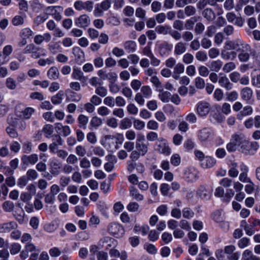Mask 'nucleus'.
I'll return each instance as SVG.
<instances>
[{
	"instance_id": "1",
	"label": "nucleus",
	"mask_w": 260,
	"mask_h": 260,
	"mask_svg": "<svg viewBox=\"0 0 260 260\" xmlns=\"http://www.w3.org/2000/svg\"><path fill=\"white\" fill-rule=\"evenodd\" d=\"M225 48L229 50H234L239 52L252 50L251 46L248 44L239 39L226 41L225 43Z\"/></svg>"
},
{
	"instance_id": "2",
	"label": "nucleus",
	"mask_w": 260,
	"mask_h": 260,
	"mask_svg": "<svg viewBox=\"0 0 260 260\" xmlns=\"http://www.w3.org/2000/svg\"><path fill=\"white\" fill-rule=\"evenodd\" d=\"M35 110L31 107H25L23 104H19L15 107L17 116L21 118L29 119Z\"/></svg>"
},
{
	"instance_id": "3",
	"label": "nucleus",
	"mask_w": 260,
	"mask_h": 260,
	"mask_svg": "<svg viewBox=\"0 0 260 260\" xmlns=\"http://www.w3.org/2000/svg\"><path fill=\"white\" fill-rule=\"evenodd\" d=\"M109 233L116 238H120L124 234V230L122 226L117 223H111L108 226Z\"/></svg>"
},
{
	"instance_id": "4",
	"label": "nucleus",
	"mask_w": 260,
	"mask_h": 260,
	"mask_svg": "<svg viewBox=\"0 0 260 260\" xmlns=\"http://www.w3.org/2000/svg\"><path fill=\"white\" fill-rule=\"evenodd\" d=\"M211 110L209 103L202 101L199 102L197 105V112L201 117L206 116Z\"/></svg>"
},
{
	"instance_id": "5",
	"label": "nucleus",
	"mask_w": 260,
	"mask_h": 260,
	"mask_svg": "<svg viewBox=\"0 0 260 260\" xmlns=\"http://www.w3.org/2000/svg\"><path fill=\"white\" fill-rule=\"evenodd\" d=\"M111 7V3L109 0H104L101 3L95 5L94 14L95 16H101L103 15V11H107Z\"/></svg>"
},
{
	"instance_id": "6",
	"label": "nucleus",
	"mask_w": 260,
	"mask_h": 260,
	"mask_svg": "<svg viewBox=\"0 0 260 260\" xmlns=\"http://www.w3.org/2000/svg\"><path fill=\"white\" fill-rule=\"evenodd\" d=\"M156 150L166 155H169L171 153V149L163 138H160L159 142L156 144Z\"/></svg>"
},
{
	"instance_id": "7",
	"label": "nucleus",
	"mask_w": 260,
	"mask_h": 260,
	"mask_svg": "<svg viewBox=\"0 0 260 260\" xmlns=\"http://www.w3.org/2000/svg\"><path fill=\"white\" fill-rule=\"evenodd\" d=\"M90 23V19L86 14H83L75 19V24L78 27L85 28Z\"/></svg>"
},
{
	"instance_id": "8",
	"label": "nucleus",
	"mask_w": 260,
	"mask_h": 260,
	"mask_svg": "<svg viewBox=\"0 0 260 260\" xmlns=\"http://www.w3.org/2000/svg\"><path fill=\"white\" fill-rule=\"evenodd\" d=\"M218 84L227 90L232 89L233 87V84L230 81L226 75L222 73L219 74Z\"/></svg>"
},
{
	"instance_id": "9",
	"label": "nucleus",
	"mask_w": 260,
	"mask_h": 260,
	"mask_svg": "<svg viewBox=\"0 0 260 260\" xmlns=\"http://www.w3.org/2000/svg\"><path fill=\"white\" fill-rule=\"evenodd\" d=\"M258 145L256 142L250 143L247 139L239 147L241 152L245 154H250V149L253 148L255 150L257 149Z\"/></svg>"
},
{
	"instance_id": "10",
	"label": "nucleus",
	"mask_w": 260,
	"mask_h": 260,
	"mask_svg": "<svg viewBox=\"0 0 260 260\" xmlns=\"http://www.w3.org/2000/svg\"><path fill=\"white\" fill-rule=\"evenodd\" d=\"M98 75L102 80H108L109 82L117 81V74L113 72L107 73L106 71L100 70L98 72Z\"/></svg>"
},
{
	"instance_id": "11",
	"label": "nucleus",
	"mask_w": 260,
	"mask_h": 260,
	"mask_svg": "<svg viewBox=\"0 0 260 260\" xmlns=\"http://www.w3.org/2000/svg\"><path fill=\"white\" fill-rule=\"evenodd\" d=\"M72 77L74 79L79 80L82 82L86 81L87 79V78L84 75L83 73L80 69L76 67H73Z\"/></svg>"
},
{
	"instance_id": "12",
	"label": "nucleus",
	"mask_w": 260,
	"mask_h": 260,
	"mask_svg": "<svg viewBox=\"0 0 260 260\" xmlns=\"http://www.w3.org/2000/svg\"><path fill=\"white\" fill-rule=\"evenodd\" d=\"M239 168L241 171L239 177V181L242 182L247 183L249 181L251 180L250 178L247 177V173L248 172V167L242 163L240 164Z\"/></svg>"
},
{
	"instance_id": "13",
	"label": "nucleus",
	"mask_w": 260,
	"mask_h": 260,
	"mask_svg": "<svg viewBox=\"0 0 260 260\" xmlns=\"http://www.w3.org/2000/svg\"><path fill=\"white\" fill-rule=\"evenodd\" d=\"M211 131L208 128H203L198 132V137L201 142L207 141L211 136Z\"/></svg>"
},
{
	"instance_id": "14",
	"label": "nucleus",
	"mask_w": 260,
	"mask_h": 260,
	"mask_svg": "<svg viewBox=\"0 0 260 260\" xmlns=\"http://www.w3.org/2000/svg\"><path fill=\"white\" fill-rule=\"evenodd\" d=\"M39 50V48L36 47L33 44L27 45L23 50V53L25 54L31 53L32 57L34 58H38L40 56L39 53H37Z\"/></svg>"
},
{
	"instance_id": "15",
	"label": "nucleus",
	"mask_w": 260,
	"mask_h": 260,
	"mask_svg": "<svg viewBox=\"0 0 260 260\" xmlns=\"http://www.w3.org/2000/svg\"><path fill=\"white\" fill-rule=\"evenodd\" d=\"M38 160V156L36 154H32L29 155H23L21 157V161L24 165H34Z\"/></svg>"
},
{
	"instance_id": "16",
	"label": "nucleus",
	"mask_w": 260,
	"mask_h": 260,
	"mask_svg": "<svg viewBox=\"0 0 260 260\" xmlns=\"http://www.w3.org/2000/svg\"><path fill=\"white\" fill-rule=\"evenodd\" d=\"M237 146H240L246 140L245 136L241 133L234 134L231 138Z\"/></svg>"
},
{
	"instance_id": "17",
	"label": "nucleus",
	"mask_w": 260,
	"mask_h": 260,
	"mask_svg": "<svg viewBox=\"0 0 260 260\" xmlns=\"http://www.w3.org/2000/svg\"><path fill=\"white\" fill-rule=\"evenodd\" d=\"M216 163V160L209 156H206L205 158L203 160V161L201 162V166L204 168H210L214 166Z\"/></svg>"
},
{
	"instance_id": "18",
	"label": "nucleus",
	"mask_w": 260,
	"mask_h": 260,
	"mask_svg": "<svg viewBox=\"0 0 260 260\" xmlns=\"http://www.w3.org/2000/svg\"><path fill=\"white\" fill-rule=\"evenodd\" d=\"M253 113V109L250 106H245L242 111L237 115V117L239 120H242L244 117L249 116Z\"/></svg>"
},
{
	"instance_id": "19",
	"label": "nucleus",
	"mask_w": 260,
	"mask_h": 260,
	"mask_svg": "<svg viewBox=\"0 0 260 260\" xmlns=\"http://www.w3.org/2000/svg\"><path fill=\"white\" fill-rule=\"evenodd\" d=\"M107 160H110V162H107L104 165V168L106 171L109 172H111L114 168V164L116 162L117 159L115 156L112 155H108L106 156Z\"/></svg>"
},
{
	"instance_id": "20",
	"label": "nucleus",
	"mask_w": 260,
	"mask_h": 260,
	"mask_svg": "<svg viewBox=\"0 0 260 260\" xmlns=\"http://www.w3.org/2000/svg\"><path fill=\"white\" fill-rule=\"evenodd\" d=\"M253 91L250 87H246L241 90V97L244 101H249L251 99Z\"/></svg>"
},
{
	"instance_id": "21",
	"label": "nucleus",
	"mask_w": 260,
	"mask_h": 260,
	"mask_svg": "<svg viewBox=\"0 0 260 260\" xmlns=\"http://www.w3.org/2000/svg\"><path fill=\"white\" fill-rule=\"evenodd\" d=\"M186 50V44L183 42H178L174 47V52L176 55H180L183 54Z\"/></svg>"
},
{
	"instance_id": "22",
	"label": "nucleus",
	"mask_w": 260,
	"mask_h": 260,
	"mask_svg": "<svg viewBox=\"0 0 260 260\" xmlns=\"http://www.w3.org/2000/svg\"><path fill=\"white\" fill-rule=\"evenodd\" d=\"M202 15L208 21H213L216 18L215 13L211 8H206L202 12Z\"/></svg>"
},
{
	"instance_id": "23",
	"label": "nucleus",
	"mask_w": 260,
	"mask_h": 260,
	"mask_svg": "<svg viewBox=\"0 0 260 260\" xmlns=\"http://www.w3.org/2000/svg\"><path fill=\"white\" fill-rule=\"evenodd\" d=\"M199 196L204 200H208L211 196V192L208 190L204 186L201 185L197 191Z\"/></svg>"
},
{
	"instance_id": "24",
	"label": "nucleus",
	"mask_w": 260,
	"mask_h": 260,
	"mask_svg": "<svg viewBox=\"0 0 260 260\" xmlns=\"http://www.w3.org/2000/svg\"><path fill=\"white\" fill-rule=\"evenodd\" d=\"M72 52L77 61L82 62L84 60L85 56L84 53L79 47L73 48Z\"/></svg>"
},
{
	"instance_id": "25",
	"label": "nucleus",
	"mask_w": 260,
	"mask_h": 260,
	"mask_svg": "<svg viewBox=\"0 0 260 260\" xmlns=\"http://www.w3.org/2000/svg\"><path fill=\"white\" fill-rule=\"evenodd\" d=\"M129 194L135 200L140 201L144 199L143 196L140 194L138 190L133 186L129 187Z\"/></svg>"
},
{
	"instance_id": "26",
	"label": "nucleus",
	"mask_w": 260,
	"mask_h": 260,
	"mask_svg": "<svg viewBox=\"0 0 260 260\" xmlns=\"http://www.w3.org/2000/svg\"><path fill=\"white\" fill-rule=\"evenodd\" d=\"M59 72L56 67H51L47 72L48 78L52 80H56L58 78Z\"/></svg>"
},
{
	"instance_id": "27",
	"label": "nucleus",
	"mask_w": 260,
	"mask_h": 260,
	"mask_svg": "<svg viewBox=\"0 0 260 260\" xmlns=\"http://www.w3.org/2000/svg\"><path fill=\"white\" fill-rule=\"evenodd\" d=\"M158 48L160 55H164L171 51L172 47L168 42H164L159 45Z\"/></svg>"
},
{
	"instance_id": "28",
	"label": "nucleus",
	"mask_w": 260,
	"mask_h": 260,
	"mask_svg": "<svg viewBox=\"0 0 260 260\" xmlns=\"http://www.w3.org/2000/svg\"><path fill=\"white\" fill-rule=\"evenodd\" d=\"M17 224L15 221H11L3 223L1 226V229L5 232H9L17 228Z\"/></svg>"
},
{
	"instance_id": "29",
	"label": "nucleus",
	"mask_w": 260,
	"mask_h": 260,
	"mask_svg": "<svg viewBox=\"0 0 260 260\" xmlns=\"http://www.w3.org/2000/svg\"><path fill=\"white\" fill-rule=\"evenodd\" d=\"M136 42L133 41H126L124 44V48L128 53L134 52L136 50Z\"/></svg>"
},
{
	"instance_id": "30",
	"label": "nucleus",
	"mask_w": 260,
	"mask_h": 260,
	"mask_svg": "<svg viewBox=\"0 0 260 260\" xmlns=\"http://www.w3.org/2000/svg\"><path fill=\"white\" fill-rule=\"evenodd\" d=\"M88 117L83 114H80L77 118V121L79 124V127L85 129L87 124L88 122Z\"/></svg>"
},
{
	"instance_id": "31",
	"label": "nucleus",
	"mask_w": 260,
	"mask_h": 260,
	"mask_svg": "<svg viewBox=\"0 0 260 260\" xmlns=\"http://www.w3.org/2000/svg\"><path fill=\"white\" fill-rule=\"evenodd\" d=\"M229 175L233 178L237 177L239 174L238 170V164L236 162H232L230 166V169L228 172Z\"/></svg>"
},
{
	"instance_id": "32",
	"label": "nucleus",
	"mask_w": 260,
	"mask_h": 260,
	"mask_svg": "<svg viewBox=\"0 0 260 260\" xmlns=\"http://www.w3.org/2000/svg\"><path fill=\"white\" fill-rule=\"evenodd\" d=\"M222 64L220 60H214L211 62L209 68L211 71L218 72L220 70Z\"/></svg>"
},
{
	"instance_id": "33",
	"label": "nucleus",
	"mask_w": 260,
	"mask_h": 260,
	"mask_svg": "<svg viewBox=\"0 0 260 260\" xmlns=\"http://www.w3.org/2000/svg\"><path fill=\"white\" fill-rule=\"evenodd\" d=\"M171 93L167 91H164L162 90H159L158 97L160 100L164 103H168L170 100Z\"/></svg>"
},
{
	"instance_id": "34",
	"label": "nucleus",
	"mask_w": 260,
	"mask_h": 260,
	"mask_svg": "<svg viewBox=\"0 0 260 260\" xmlns=\"http://www.w3.org/2000/svg\"><path fill=\"white\" fill-rule=\"evenodd\" d=\"M136 148L137 150L140 153L142 156L145 155L148 152V146L144 143H136Z\"/></svg>"
},
{
	"instance_id": "35",
	"label": "nucleus",
	"mask_w": 260,
	"mask_h": 260,
	"mask_svg": "<svg viewBox=\"0 0 260 260\" xmlns=\"http://www.w3.org/2000/svg\"><path fill=\"white\" fill-rule=\"evenodd\" d=\"M32 10L37 13H39L42 10H45V6L43 4L41 3L38 0L34 1L31 5Z\"/></svg>"
},
{
	"instance_id": "36",
	"label": "nucleus",
	"mask_w": 260,
	"mask_h": 260,
	"mask_svg": "<svg viewBox=\"0 0 260 260\" xmlns=\"http://www.w3.org/2000/svg\"><path fill=\"white\" fill-rule=\"evenodd\" d=\"M197 60L201 62H205L208 59V56L206 52L198 51L195 54Z\"/></svg>"
},
{
	"instance_id": "37",
	"label": "nucleus",
	"mask_w": 260,
	"mask_h": 260,
	"mask_svg": "<svg viewBox=\"0 0 260 260\" xmlns=\"http://www.w3.org/2000/svg\"><path fill=\"white\" fill-rule=\"evenodd\" d=\"M63 96V92L59 91L56 95L51 98V101L55 105L59 104L61 103L62 97Z\"/></svg>"
},
{
	"instance_id": "38",
	"label": "nucleus",
	"mask_w": 260,
	"mask_h": 260,
	"mask_svg": "<svg viewBox=\"0 0 260 260\" xmlns=\"http://www.w3.org/2000/svg\"><path fill=\"white\" fill-rule=\"evenodd\" d=\"M251 51H246L245 52H241L238 54V58L241 62H247L250 58V53Z\"/></svg>"
},
{
	"instance_id": "39",
	"label": "nucleus",
	"mask_w": 260,
	"mask_h": 260,
	"mask_svg": "<svg viewBox=\"0 0 260 260\" xmlns=\"http://www.w3.org/2000/svg\"><path fill=\"white\" fill-rule=\"evenodd\" d=\"M56 9H58L60 11H63V7L60 6H48L45 8L46 13L44 14L46 15H52L53 14Z\"/></svg>"
},
{
	"instance_id": "40",
	"label": "nucleus",
	"mask_w": 260,
	"mask_h": 260,
	"mask_svg": "<svg viewBox=\"0 0 260 260\" xmlns=\"http://www.w3.org/2000/svg\"><path fill=\"white\" fill-rule=\"evenodd\" d=\"M14 215L16 220L20 223H22L24 220V213L23 209L21 208L20 209L15 211Z\"/></svg>"
},
{
	"instance_id": "41",
	"label": "nucleus",
	"mask_w": 260,
	"mask_h": 260,
	"mask_svg": "<svg viewBox=\"0 0 260 260\" xmlns=\"http://www.w3.org/2000/svg\"><path fill=\"white\" fill-rule=\"evenodd\" d=\"M145 98H147L150 96L152 94V90L149 86H143L141 88V92H140Z\"/></svg>"
},
{
	"instance_id": "42",
	"label": "nucleus",
	"mask_w": 260,
	"mask_h": 260,
	"mask_svg": "<svg viewBox=\"0 0 260 260\" xmlns=\"http://www.w3.org/2000/svg\"><path fill=\"white\" fill-rule=\"evenodd\" d=\"M42 132L45 134L47 138H49L53 133V126L50 124H46L44 125Z\"/></svg>"
},
{
	"instance_id": "43",
	"label": "nucleus",
	"mask_w": 260,
	"mask_h": 260,
	"mask_svg": "<svg viewBox=\"0 0 260 260\" xmlns=\"http://www.w3.org/2000/svg\"><path fill=\"white\" fill-rule=\"evenodd\" d=\"M169 29H171L169 26L158 25L155 27V30L159 34L167 35L169 34Z\"/></svg>"
},
{
	"instance_id": "44",
	"label": "nucleus",
	"mask_w": 260,
	"mask_h": 260,
	"mask_svg": "<svg viewBox=\"0 0 260 260\" xmlns=\"http://www.w3.org/2000/svg\"><path fill=\"white\" fill-rule=\"evenodd\" d=\"M102 120L97 116L93 117L90 122V124L93 127H98L101 126L102 124Z\"/></svg>"
},
{
	"instance_id": "45",
	"label": "nucleus",
	"mask_w": 260,
	"mask_h": 260,
	"mask_svg": "<svg viewBox=\"0 0 260 260\" xmlns=\"http://www.w3.org/2000/svg\"><path fill=\"white\" fill-rule=\"evenodd\" d=\"M54 62V59L53 57H50L46 59H40L38 60V64L40 66H45L47 64L50 65Z\"/></svg>"
},
{
	"instance_id": "46",
	"label": "nucleus",
	"mask_w": 260,
	"mask_h": 260,
	"mask_svg": "<svg viewBox=\"0 0 260 260\" xmlns=\"http://www.w3.org/2000/svg\"><path fill=\"white\" fill-rule=\"evenodd\" d=\"M184 13L188 17L193 16L196 13V9L192 6H187L184 8Z\"/></svg>"
},
{
	"instance_id": "47",
	"label": "nucleus",
	"mask_w": 260,
	"mask_h": 260,
	"mask_svg": "<svg viewBox=\"0 0 260 260\" xmlns=\"http://www.w3.org/2000/svg\"><path fill=\"white\" fill-rule=\"evenodd\" d=\"M224 94L220 88H216L213 93V97L217 101H220L223 98Z\"/></svg>"
},
{
	"instance_id": "48",
	"label": "nucleus",
	"mask_w": 260,
	"mask_h": 260,
	"mask_svg": "<svg viewBox=\"0 0 260 260\" xmlns=\"http://www.w3.org/2000/svg\"><path fill=\"white\" fill-rule=\"evenodd\" d=\"M14 208V203L10 201H7L5 202L3 204V208L6 212H11Z\"/></svg>"
},
{
	"instance_id": "49",
	"label": "nucleus",
	"mask_w": 260,
	"mask_h": 260,
	"mask_svg": "<svg viewBox=\"0 0 260 260\" xmlns=\"http://www.w3.org/2000/svg\"><path fill=\"white\" fill-rule=\"evenodd\" d=\"M116 81H113L109 83V90L112 93H116L120 90V86L115 83Z\"/></svg>"
},
{
	"instance_id": "50",
	"label": "nucleus",
	"mask_w": 260,
	"mask_h": 260,
	"mask_svg": "<svg viewBox=\"0 0 260 260\" xmlns=\"http://www.w3.org/2000/svg\"><path fill=\"white\" fill-rule=\"evenodd\" d=\"M221 57L225 60H229L230 59H234L236 56V53L234 52H222L221 54Z\"/></svg>"
},
{
	"instance_id": "51",
	"label": "nucleus",
	"mask_w": 260,
	"mask_h": 260,
	"mask_svg": "<svg viewBox=\"0 0 260 260\" xmlns=\"http://www.w3.org/2000/svg\"><path fill=\"white\" fill-rule=\"evenodd\" d=\"M26 177L29 180H35L38 177V174L36 170L34 169H29L26 174Z\"/></svg>"
},
{
	"instance_id": "52",
	"label": "nucleus",
	"mask_w": 260,
	"mask_h": 260,
	"mask_svg": "<svg viewBox=\"0 0 260 260\" xmlns=\"http://www.w3.org/2000/svg\"><path fill=\"white\" fill-rule=\"evenodd\" d=\"M132 123L130 119L124 118L121 120L120 124V127L122 129H126L132 126Z\"/></svg>"
},
{
	"instance_id": "53",
	"label": "nucleus",
	"mask_w": 260,
	"mask_h": 260,
	"mask_svg": "<svg viewBox=\"0 0 260 260\" xmlns=\"http://www.w3.org/2000/svg\"><path fill=\"white\" fill-rule=\"evenodd\" d=\"M193 56L190 53H186L183 56L182 61L186 64H190L193 62Z\"/></svg>"
},
{
	"instance_id": "54",
	"label": "nucleus",
	"mask_w": 260,
	"mask_h": 260,
	"mask_svg": "<svg viewBox=\"0 0 260 260\" xmlns=\"http://www.w3.org/2000/svg\"><path fill=\"white\" fill-rule=\"evenodd\" d=\"M134 128L139 131L142 130L145 126V123L144 121H141L139 119H135L133 122Z\"/></svg>"
},
{
	"instance_id": "55",
	"label": "nucleus",
	"mask_w": 260,
	"mask_h": 260,
	"mask_svg": "<svg viewBox=\"0 0 260 260\" xmlns=\"http://www.w3.org/2000/svg\"><path fill=\"white\" fill-rule=\"evenodd\" d=\"M48 18V17L45 14L40 15L37 16L34 20L35 24L39 25L42 23L44 22Z\"/></svg>"
},
{
	"instance_id": "56",
	"label": "nucleus",
	"mask_w": 260,
	"mask_h": 260,
	"mask_svg": "<svg viewBox=\"0 0 260 260\" xmlns=\"http://www.w3.org/2000/svg\"><path fill=\"white\" fill-rule=\"evenodd\" d=\"M250 0H238L235 6V10L237 12L240 11L244 6H246L249 3Z\"/></svg>"
},
{
	"instance_id": "57",
	"label": "nucleus",
	"mask_w": 260,
	"mask_h": 260,
	"mask_svg": "<svg viewBox=\"0 0 260 260\" xmlns=\"http://www.w3.org/2000/svg\"><path fill=\"white\" fill-rule=\"evenodd\" d=\"M13 51V47L11 45H8L5 46L3 49V53H2L4 57L7 58L12 53Z\"/></svg>"
},
{
	"instance_id": "58",
	"label": "nucleus",
	"mask_w": 260,
	"mask_h": 260,
	"mask_svg": "<svg viewBox=\"0 0 260 260\" xmlns=\"http://www.w3.org/2000/svg\"><path fill=\"white\" fill-rule=\"evenodd\" d=\"M21 246L18 243H13L10 247V253L11 254H15L18 253L21 250Z\"/></svg>"
},
{
	"instance_id": "59",
	"label": "nucleus",
	"mask_w": 260,
	"mask_h": 260,
	"mask_svg": "<svg viewBox=\"0 0 260 260\" xmlns=\"http://www.w3.org/2000/svg\"><path fill=\"white\" fill-rule=\"evenodd\" d=\"M80 166L83 169H88L90 167L91 164L90 161L86 157H84L80 159Z\"/></svg>"
},
{
	"instance_id": "60",
	"label": "nucleus",
	"mask_w": 260,
	"mask_h": 260,
	"mask_svg": "<svg viewBox=\"0 0 260 260\" xmlns=\"http://www.w3.org/2000/svg\"><path fill=\"white\" fill-rule=\"evenodd\" d=\"M184 66L182 63L179 62L174 67L173 74H182L184 72Z\"/></svg>"
},
{
	"instance_id": "61",
	"label": "nucleus",
	"mask_w": 260,
	"mask_h": 260,
	"mask_svg": "<svg viewBox=\"0 0 260 260\" xmlns=\"http://www.w3.org/2000/svg\"><path fill=\"white\" fill-rule=\"evenodd\" d=\"M235 68L236 65L233 62H229L224 65L222 70L225 73H229L234 70Z\"/></svg>"
},
{
	"instance_id": "62",
	"label": "nucleus",
	"mask_w": 260,
	"mask_h": 260,
	"mask_svg": "<svg viewBox=\"0 0 260 260\" xmlns=\"http://www.w3.org/2000/svg\"><path fill=\"white\" fill-rule=\"evenodd\" d=\"M6 86L8 88L13 90L16 87V83L15 81L12 78H8L6 82Z\"/></svg>"
},
{
	"instance_id": "63",
	"label": "nucleus",
	"mask_w": 260,
	"mask_h": 260,
	"mask_svg": "<svg viewBox=\"0 0 260 260\" xmlns=\"http://www.w3.org/2000/svg\"><path fill=\"white\" fill-rule=\"evenodd\" d=\"M24 22L23 18L19 15L15 16L12 20V23L14 26L22 25Z\"/></svg>"
},
{
	"instance_id": "64",
	"label": "nucleus",
	"mask_w": 260,
	"mask_h": 260,
	"mask_svg": "<svg viewBox=\"0 0 260 260\" xmlns=\"http://www.w3.org/2000/svg\"><path fill=\"white\" fill-rule=\"evenodd\" d=\"M139 208V205L134 202H130L127 206V209L130 212H137Z\"/></svg>"
}]
</instances>
